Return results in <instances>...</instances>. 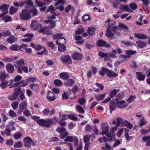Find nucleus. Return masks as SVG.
<instances>
[{"label":"nucleus","instance_id":"52","mask_svg":"<svg viewBox=\"0 0 150 150\" xmlns=\"http://www.w3.org/2000/svg\"><path fill=\"white\" fill-rule=\"evenodd\" d=\"M91 137V135H87L85 136L83 138V142L85 143H88V141L90 139Z\"/></svg>","mask_w":150,"mask_h":150},{"label":"nucleus","instance_id":"31","mask_svg":"<svg viewBox=\"0 0 150 150\" xmlns=\"http://www.w3.org/2000/svg\"><path fill=\"white\" fill-rule=\"evenodd\" d=\"M62 35L63 34L62 33L54 34L52 35V37L54 39L59 40L62 38Z\"/></svg>","mask_w":150,"mask_h":150},{"label":"nucleus","instance_id":"46","mask_svg":"<svg viewBox=\"0 0 150 150\" xmlns=\"http://www.w3.org/2000/svg\"><path fill=\"white\" fill-rule=\"evenodd\" d=\"M136 98L135 96L131 95L128 99L127 100V102L128 103H130L134 100Z\"/></svg>","mask_w":150,"mask_h":150},{"label":"nucleus","instance_id":"10","mask_svg":"<svg viewBox=\"0 0 150 150\" xmlns=\"http://www.w3.org/2000/svg\"><path fill=\"white\" fill-rule=\"evenodd\" d=\"M83 55L81 53L75 52L71 55V57L74 60L79 61L83 58Z\"/></svg>","mask_w":150,"mask_h":150},{"label":"nucleus","instance_id":"20","mask_svg":"<svg viewBox=\"0 0 150 150\" xmlns=\"http://www.w3.org/2000/svg\"><path fill=\"white\" fill-rule=\"evenodd\" d=\"M6 69L8 72L10 73H13L14 71L13 66L11 63H8L6 65Z\"/></svg>","mask_w":150,"mask_h":150},{"label":"nucleus","instance_id":"42","mask_svg":"<svg viewBox=\"0 0 150 150\" xmlns=\"http://www.w3.org/2000/svg\"><path fill=\"white\" fill-rule=\"evenodd\" d=\"M124 124L126 127L129 129H131L133 127L132 125L128 121L125 120L123 122Z\"/></svg>","mask_w":150,"mask_h":150},{"label":"nucleus","instance_id":"12","mask_svg":"<svg viewBox=\"0 0 150 150\" xmlns=\"http://www.w3.org/2000/svg\"><path fill=\"white\" fill-rule=\"evenodd\" d=\"M13 94L8 96V99L11 101L16 100L18 98L19 95L18 93V90H17V88H15L13 89Z\"/></svg>","mask_w":150,"mask_h":150},{"label":"nucleus","instance_id":"36","mask_svg":"<svg viewBox=\"0 0 150 150\" xmlns=\"http://www.w3.org/2000/svg\"><path fill=\"white\" fill-rule=\"evenodd\" d=\"M105 147H101V149L103 150H113V147L110 146L107 143H105Z\"/></svg>","mask_w":150,"mask_h":150},{"label":"nucleus","instance_id":"44","mask_svg":"<svg viewBox=\"0 0 150 150\" xmlns=\"http://www.w3.org/2000/svg\"><path fill=\"white\" fill-rule=\"evenodd\" d=\"M76 108L78 111L80 113H83L85 112V111L83 108L79 105H76Z\"/></svg>","mask_w":150,"mask_h":150},{"label":"nucleus","instance_id":"13","mask_svg":"<svg viewBox=\"0 0 150 150\" xmlns=\"http://www.w3.org/2000/svg\"><path fill=\"white\" fill-rule=\"evenodd\" d=\"M46 98L50 101H54L56 99V97L54 93L48 90L47 92Z\"/></svg>","mask_w":150,"mask_h":150},{"label":"nucleus","instance_id":"1","mask_svg":"<svg viewBox=\"0 0 150 150\" xmlns=\"http://www.w3.org/2000/svg\"><path fill=\"white\" fill-rule=\"evenodd\" d=\"M99 73L101 76H105V74L106 75V76L109 78L113 77H116L118 76V74L117 73L103 67H101V70L99 71Z\"/></svg>","mask_w":150,"mask_h":150},{"label":"nucleus","instance_id":"19","mask_svg":"<svg viewBox=\"0 0 150 150\" xmlns=\"http://www.w3.org/2000/svg\"><path fill=\"white\" fill-rule=\"evenodd\" d=\"M44 23L45 24L50 23V25L48 26L49 28L50 29H52L54 28L56 25V23L55 21H53L52 20H45Z\"/></svg>","mask_w":150,"mask_h":150},{"label":"nucleus","instance_id":"53","mask_svg":"<svg viewBox=\"0 0 150 150\" xmlns=\"http://www.w3.org/2000/svg\"><path fill=\"white\" fill-rule=\"evenodd\" d=\"M121 43L124 44L125 45L128 46H130L132 45H135V44L134 43H133L132 42L129 41H122Z\"/></svg>","mask_w":150,"mask_h":150},{"label":"nucleus","instance_id":"23","mask_svg":"<svg viewBox=\"0 0 150 150\" xmlns=\"http://www.w3.org/2000/svg\"><path fill=\"white\" fill-rule=\"evenodd\" d=\"M17 41V38L13 35L10 36L7 38V41L8 43L12 44Z\"/></svg>","mask_w":150,"mask_h":150},{"label":"nucleus","instance_id":"18","mask_svg":"<svg viewBox=\"0 0 150 150\" xmlns=\"http://www.w3.org/2000/svg\"><path fill=\"white\" fill-rule=\"evenodd\" d=\"M2 81V83L0 84V87L2 89H4L7 86H10L13 83V81L12 79L10 80L9 81L10 82L9 84H8V81L7 80L5 81Z\"/></svg>","mask_w":150,"mask_h":150},{"label":"nucleus","instance_id":"38","mask_svg":"<svg viewBox=\"0 0 150 150\" xmlns=\"http://www.w3.org/2000/svg\"><path fill=\"white\" fill-rule=\"evenodd\" d=\"M58 46V49L59 51L61 52H64L66 50V48L65 45H59Z\"/></svg>","mask_w":150,"mask_h":150},{"label":"nucleus","instance_id":"57","mask_svg":"<svg viewBox=\"0 0 150 150\" xmlns=\"http://www.w3.org/2000/svg\"><path fill=\"white\" fill-rule=\"evenodd\" d=\"M6 75L4 72H2L0 73V80L3 81L6 79Z\"/></svg>","mask_w":150,"mask_h":150},{"label":"nucleus","instance_id":"24","mask_svg":"<svg viewBox=\"0 0 150 150\" xmlns=\"http://www.w3.org/2000/svg\"><path fill=\"white\" fill-rule=\"evenodd\" d=\"M64 83V85L66 86H71L75 82V81L72 79H69Z\"/></svg>","mask_w":150,"mask_h":150},{"label":"nucleus","instance_id":"62","mask_svg":"<svg viewBox=\"0 0 150 150\" xmlns=\"http://www.w3.org/2000/svg\"><path fill=\"white\" fill-rule=\"evenodd\" d=\"M92 127L89 124H87L85 128V130L86 132H91V131Z\"/></svg>","mask_w":150,"mask_h":150},{"label":"nucleus","instance_id":"41","mask_svg":"<svg viewBox=\"0 0 150 150\" xmlns=\"http://www.w3.org/2000/svg\"><path fill=\"white\" fill-rule=\"evenodd\" d=\"M125 136L126 138V139L127 140V142H128L130 140L132 139V137H130L129 138V136L128 134V132H129V130L128 129H125Z\"/></svg>","mask_w":150,"mask_h":150},{"label":"nucleus","instance_id":"63","mask_svg":"<svg viewBox=\"0 0 150 150\" xmlns=\"http://www.w3.org/2000/svg\"><path fill=\"white\" fill-rule=\"evenodd\" d=\"M82 20L85 21L90 19L89 16L88 14H85L82 18Z\"/></svg>","mask_w":150,"mask_h":150},{"label":"nucleus","instance_id":"25","mask_svg":"<svg viewBox=\"0 0 150 150\" xmlns=\"http://www.w3.org/2000/svg\"><path fill=\"white\" fill-rule=\"evenodd\" d=\"M41 24L39 23L34 24L33 23H31L30 27L33 30H38L40 28H41Z\"/></svg>","mask_w":150,"mask_h":150},{"label":"nucleus","instance_id":"58","mask_svg":"<svg viewBox=\"0 0 150 150\" xmlns=\"http://www.w3.org/2000/svg\"><path fill=\"white\" fill-rule=\"evenodd\" d=\"M49 119H51L52 120V123L50 124V126L53 125L55 122H59V120L58 119L57 117H54L53 118H49Z\"/></svg>","mask_w":150,"mask_h":150},{"label":"nucleus","instance_id":"7","mask_svg":"<svg viewBox=\"0 0 150 150\" xmlns=\"http://www.w3.org/2000/svg\"><path fill=\"white\" fill-rule=\"evenodd\" d=\"M8 13V11H7L1 13L0 14V18H1V19L6 23L10 22L12 21V19L11 16L8 15L5 16Z\"/></svg>","mask_w":150,"mask_h":150},{"label":"nucleus","instance_id":"50","mask_svg":"<svg viewBox=\"0 0 150 150\" xmlns=\"http://www.w3.org/2000/svg\"><path fill=\"white\" fill-rule=\"evenodd\" d=\"M28 10L30 11V12L32 13L33 16H36L38 15V13L36 8H34Z\"/></svg>","mask_w":150,"mask_h":150},{"label":"nucleus","instance_id":"55","mask_svg":"<svg viewBox=\"0 0 150 150\" xmlns=\"http://www.w3.org/2000/svg\"><path fill=\"white\" fill-rule=\"evenodd\" d=\"M120 9L125 11H129V8L127 5H122L121 6Z\"/></svg>","mask_w":150,"mask_h":150},{"label":"nucleus","instance_id":"4","mask_svg":"<svg viewBox=\"0 0 150 150\" xmlns=\"http://www.w3.org/2000/svg\"><path fill=\"white\" fill-rule=\"evenodd\" d=\"M23 141L24 142V146L25 147L27 148H30L31 145L33 146L35 145V143L33 141V139L30 137H25Z\"/></svg>","mask_w":150,"mask_h":150},{"label":"nucleus","instance_id":"33","mask_svg":"<svg viewBox=\"0 0 150 150\" xmlns=\"http://www.w3.org/2000/svg\"><path fill=\"white\" fill-rule=\"evenodd\" d=\"M95 28L94 27L88 28V33L90 35L92 36L95 34Z\"/></svg>","mask_w":150,"mask_h":150},{"label":"nucleus","instance_id":"45","mask_svg":"<svg viewBox=\"0 0 150 150\" xmlns=\"http://www.w3.org/2000/svg\"><path fill=\"white\" fill-rule=\"evenodd\" d=\"M9 6V4H4L0 6V10H2V11H4L8 9Z\"/></svg>","mask_w":150,"mask_h":150},{"label":"nucleus","instance_id":"35","mask_svg":"<svg viewBox=\"0 0 150 150\" xmlns=\"http://www.w3.org/2000/svg\"><path fill=\"white\" fill-rule=\"evenodd\" d=\"M2 36L4 37L10 36L11 34V32L10 30H4L2 32Z\"/></svg>","mask_w":150,"mask_h":150},{"label":"nucleus","instance_id":"48","mask_svg":"<svg viewBox=\"0 0 150 150\" xmlns=\"http://www.w3.org/2000/svg\"><path fill=\"white\" fill-rule=\"evenodd\" d=\"M53 83L55 86H60L62 84V81L58 79L54 80Z\"/></svg>","mask_w":150,"mask_h":150},{"label":"nucleus","instance_id":"40","mask_svg":"<svg viewBox=\"0 0 150 150\" xmlns=\"http://www.w3.org/2000/svg\"><path fill=\"white\" fill-rule=\"evenodd\" d=\"M98 54V56L102 58L105 57H109L108 54L107 53H104L101 51L99 52Z\"/></svg>","mask_w":150,"mask_h":150},{"label":"nucleus","instance_id":"49","mask_svg":"<svg viewBox=\"0 0 150 150\" xmlns=\"http://www.w3.org/2000/svg\"><path fill=\"white\" fill-rule=\"evenodd\" d=\"M10 49L13 51H18L19 46L16 44L13 45L10 47Z\"/></svg>","mask_w":150,"mask_h":150},{"label":"nucleus","instance_id":"47","mask_svg":"<svg viewBox=\"0 0 150 150\" xmlns=\"http://www.w3.org/2000/svg\"><path fill=\"white\" fill-rule=\"evenodd\" d=\"M108 24V28H111V27L115 23V21L112 20H109L106 21Z\"/></svg>","mask_w":150,"mask_h":150},{"label":"nucleus","instance_id":"27","mask_svg":"<svg viewBox=\"0 0 150 150\" xmlns=\"http://www.w3.org/2000/svg\"><path fill=\"white\" fill-rule=\"evenodd\" d=\"M31 88L35 92H36L39 89V85L35 83H33L30 85Z\"/></svg>","mask_w":150,"mask_h":150},{"label":"nucleus","instance_id":"29","mask_svg":"<svg viewBox=\"0 0 150 150\" xmlns=\"http://www.w3.org/2000/svg\"><path fill=\"white\" fill-rule=\"evenodd\" d=\"M102 131L108 132L109 129V126L106 123H102L101 124Z\"/></svg>","mask_w":150,"mask_h":150},{"label":"nucleus","instance_id":"8","mask_svg":"<svg viewBox=\"0 0 150 150\" xmlns=\"http://www.w3.org/2000/svg\"><path fill=\"white\" fill-rule=\"evenodd\" d=\"M115 100L117 104V107L120 109L125 108L128 105V104L125 100H122L119 101L118 99L117 98L115 99Z\"/></svg>","mask_w":150,"mask_h":150},{"label":"nucleus","instance_id":"64","mask_svg":"<svg viewBox=\"0 0 150 150\" xmlns=\"http://www.w3.org/2000/svg\"><path fill=\"white\" fill-rule=\"evenodd\" d=\"M78 102L80 105H83L86 103V100L84 98H82L79 99Z\"/></svg>","mask_w":150,"mask_h":150},{"label":"nucleus","instance_id":"14","mask_svg":"<svg viewBox=\"0 0 150 150\" xmlns=\"http://www.w3.org/2000/svg\"><path fill=\"white\" fill-rule=\"evenodd\" d=\"M17 90H18L19 91L18 92L19 93L18 96L20 100H23L25 98L24 95V92H25V89H23L22 90L21 88L20 87L17 88Z\"/></svg>","mask_w":150,"mask_h":150},{"label":"nucleus","instance_id":"59","mask_svg":"<svg viewBox=\"0 0 150 150\" xmlns=\"http://www.w3.org/2000/svg\"><path fill=\"white\" fill-rule=\"evenodd\" d=\"M13 146L16 148L21 147L22 146V143L21 141L17 142L15 143Z\"/></svg>","mask_w":150,"mask_h":150},{"label":"nucleus","instance_id":"51","mask_svg":"<svg viewBox=\"0 0 150 150\" xmlns=\"http://www.w3.org/2000/svg\"><path fill=\"white\" fill-rule=\"evenodd\" d=\"M28 47V45L26 44H23L19 46V49L21 51H23L24 50Z\"/></svg>","mask_w":150,"mask_h":150},{"label":"nucleus","instance_id":"3","mask_svg":"<svg viewBox=\"0 0 150 150\" xmlns=\"http://www.w3.org/2000/svg\"><path fill=\"white\" fill-rule=\"evenodd\" d=\"M51 119L47 118L46 120L41 119L39 121L38 124L40 126L44 127L46 128H49L51 126L50 124L52 122Z\"/></svg>","mask_w":150,"mask_h":150},{"label":"nucleus","instance_id":"17","mask_svg":"<svg viewBox=\"0 0 150 150\" xmlns=\"http://www.w3.org/2000/svg\"><path fill=\"white\" fill-rule=\"evenodd\" d=\"M105 135L108 138V142L112 141L113 138L115 139V134L113 131H110L109 133L108 132Z\"/></svg>","mask_w":150,"mask_h":150},{"label":"nucleus","instance_id":"37","mask_svg":"<svg viewBox=\"0 0 150 150\" xmlns=\"http://www.w3.org/2000/svg\"><path fill=\"white\" fill-rule=\"evenodd\" d=\"M40 28V29L38 30V33H42L44 34V33H45V30H48L49 28L48 26H45L44 27H43L41 25V28Z\"/></svg>","mask_w":150,"mask_h":150},{"label":"nucleus","instance_id":"56","mask_svg":"<svg viewBox=\"0 0 150 150\" xmlns=\"http://www.w3.org/2000/svg\"><path fill=\"white\" fill-rule=\"evenodd\" d=\"M17 11V9L14 7L13 6H11L10 10L9 11V13L10 14L13 15V14Z\"/></svg>","mask_w":150,"mask_h":150},{"label":"nucleus","instance_id":"43","mask_svg":"<svg viewBox=\"0 0 150 150\" xmlns=\"http://www.w3.org/2000/svg\"><path fill=\"white\" fill-rule=\"evenodd\" d=\"M22 136V134L21 132L15 133L13 135V137L15 139L17 140L20 138Z\"/></svg>","mask_w":150,"mask_h":150},{"label":"nucleus","instance_id":"26","mask_svg":"<svg viewBox=\"0 0 150 150\" xmlns=\"http://www.w3.org/2000/svg\"><path fill=\"white\" fill-rule=\"evenodd\" d=\"M56 131L60 134L67 132L65 128L61 126L58 127L56 129Z\"/></svg>","mask_w":150,"mask_h":150},{"label":"nucleus","instance_id":"9","mask_svg":"<svg viewBox=\"0 0 150 150\" xmlns=\"http://www.w3.org/2000/svg\"><path fill=\"white\" fill-rule=\"evenodd\" d=\"M96 45L98 47H103L106 48H109L110 47V44L102 40H98L96 43Z\"/></svg>","mask_w":150,"mask_h":150},{"label":"nucleus","instance_id":"60","mask_svg":"<svg viewBox=\"0 0 150 150\" xmlns=\"http://www.w3.org/2000/svg\"><path fill=\"white\" fill-rule=\"evenodd\" d=\"M8 114L9 116L11 117H13L16 116V113L13 110H10Z\"/></svg>","mask_w":150,"mask_h":150},{"label":"nucleus","instance_id":"16","mask_svg":"<svg viewBox=\"0 0 150 150\" xmlns=\"http://www.w3.org/2000/svg\"><path fill=\"white\" fill-rule=\"evenodd\" d=\"M110 112L111 114L113 111L115 110L116 104L114 99L110 101L109 102Z\"/></svg>","mask_w":150,"mask_h":150},{"label":"nucleus","instance_id":"28","mask_svg":"<svg viewBox=\"0 0 150 150\" xmlns=\"http://www.w3.org/2000/svg\"><path fill=\"white\" fill-rule=\"evenodd\" d=\"M57 45H64L66 42V40L64 37H62L60 40L56 41Z\"/></svg>","mask_w":150,"mask_h":150},{"label":"nucleus","instance_id":"21","mask_svg":"<svg viewBox=\"0 0 150 150\" xmlns=\"http://www.w3.org/2000/svg\"><path fill=\"white\" fill-rule=\"evenodd\" d=\"M27 103L26 102L23 101L19 105V109L20 111H22L23 110L27 109Z\"/></svg>","mask_w":150,"mask_h":150},{"label":"nucleus","instance_id":"39","mask_svg":"<svg viewBox=\"0 0 150 150\" xmlns=\"http://www.w3.org/2000/svg\"><path fill=\"white\" fill-rule=\"evenodd\" d=\"M19 86L23 87L26 86L28 84L27 80H23L19 81Z\"/></svg>","mask_w":150,"mask_h":150},{"label":"nucleus","instance_id":"54","mask_svg":"<svg viewBox=\"0 0 150 150\" xmlns=\"http://www.w3.org/2000/svg\"><path fill=\"white\" fill-rule=\"evenodd\" d=\"M18 105V102L17 101L13 102L11 104V106L13 108L14 110H16L17 109Z\"/></svg>","mask_w":150,"mask_h":150},{"label":"nucleus","instance_id":"61","mask_svg":"<svg viewBox=\"0 0 150 150\" xmlns=\"http://www.w3.org/2000/svg\"><path fill=\"white\" fill-rule=\"evenodd\" d=\"M129 6L130 8L132 10H136L137 8V4L134 3H132L129 4Z\"/></svg>","mask_w":150,"mask_h":150},{"label":"nucleus","instance_id":"5","mask_svg":"<svg viewBox=\"0 0 150 150\" xmlns=\"http://www.w3.org/2000/svg\"><path fill=\"white\" fill-rule=\"evenodd\" d=\"M65 142H74L75 146H76L78 143V139L76 136H68L64 139Z\"/></svg>","mask_w":150,"mask_h":150},{"label":"nucleus","instance_id":"22","mask_svg":"<svg viewBox=\"0 0 150 150\" xmlns=\"http://www.w3.org/2000/svg\"><path fill=\"white\" fill-rule=\"evenodd\" d=\"M59 76L62 79L64 80H67L69 78V75L67 72H62L59 75Z\"/></svg>","mask_w":150,"mask_h":150},{"label":"nucleus","instance_id":"11","mask_svg":"<svg viewBox=\"0 0 150 150\" xmlns=\"http://www.w3.org/2000/svg\"><path fill=\"white\" fill-rule=\"evenodd\" d=\"M43 50L41 52H37V54L38 55H42L45 54L47 52V50L44 47L38 45H36V47L35 50L40 51L41 50Z\"/></svg>","mask_w":150,"mask_h":150},{"label":"nucleus","instance_id":"15","mask_svg":"<svg viewBox=\"0 0 150 150\" xmlns=\"http://www.w3.org/2000/svg\"><path fill=\"white\" fill-rule=\"evenodd\" d=\"M17 70L19 74H21L22 73V70L25 73H28V67L24 66H18Z\"/></svg>","mask_w":150,"mask_h":150},{"label":"nucleus","instance_id":"2","mask_svg":"<svg viewBox=\"0 0 150 150\" xmlns=\"http://www.w3.org/2000/svg\"><path fill=\"white\" fill-rule=\"evenodd\" d=\"M20 19L22 20H27L31 18L30 11L27 9H23L22 10L20 14Z\"/></svg>","mask_w":150,"mask_h":150},{"label":"nucleus","instance_id":"34","mask_svg":"<svg viewBox=\"0 0 150 150\" xmlns=\"http://www.w3.org/2000/svg\"><path fill=\"white\" fill-rule=\"evenodd\" d=\"M118 91L116 89H114L111 90L110 93V97L111 98L114 97L115 95L117 94Z\"/></svg>","mask_w":150,"mask_h":150},{"label":"nucleus","instance_id":"30","mask_svg":"<svg viewBox=\"0 0 150 150\" xmlns=\"http://www.w3.org/2000/svg\"><path fill=\"white\" fill-rule=\"evenodd\" d=\"M106 94H98L95 96V98L97 99L98 101H99L102 100L105 96Z\"/></svg>","mask_w":150,"mask_h":150},{"label":"nucleus","instance_id":"6","mask_svg":"<svg viewBox=\"0 0 150 150\" xmlns=\"http://www.w3.org/2000/svg\"><path fill=\"white\" fill-rule=\"evenodd\" d=\"M62 62L68 65L71 64L72 63L71 57L69 55H63L60 57Z\"/></svg>","mask_w":150,"mask_h":150},{"label":"nucleus","instance_id":"32","mask_svg":"<svg viewBox=\"0 0 150 150\" xmlns=\"http://www.w3.org/2000/svg\"><path fill=\"white\" fill-rule=\"evenodd\" d=\"M106 36L108 38H113L114 36V35L112 33L111 30L108 29H107L106 30Z\"/></svg>","mask_w":150,"mask_h":150}]
</instances>
